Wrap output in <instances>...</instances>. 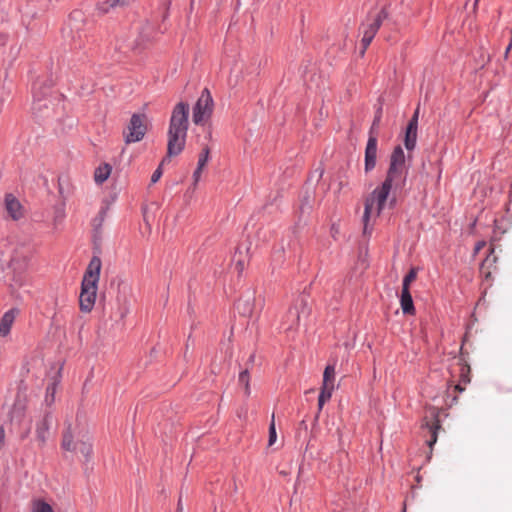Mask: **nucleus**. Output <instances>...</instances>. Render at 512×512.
<instances>
[{"instance_id":"obj_1","label":"nucleus","mask_w":512,"mask_h":512,"mask_svg":"<svg viewBox=\"0 0 512 512\" xmlns=\"http://www.w3.org/2000/svg\"><path fill=\"white\" fill-rule=\"evenodd\" d=\"M405 155L400 146L394 148L390 166L384 182L376 187L364 200L363 234L370 235L376 220L385 208L392 188H399L405 182Z\"/></svg>"},{"instance_id":"obj_2","label":"nucleus","mask_w":512,"mask_h":512,"mask_svg":"<svg viewBox=\"0 0 512 512\" xmlns=\"http://www.w3.org/2000/svg\"><path fill=\"white\" fill-rule=\"evenodd\" d=\"M189 104L179 102L172 110L167 132V157H175L185 148L189 126Z\"/></svg>"},{"instance_id":"obj_3","label":"nucleus","mask_w":512,"mask_h":512,"mask_svg":"<svg viewBox=\"0 0 512 512\" xmlns=\"http://www.w3.org/2000/svg\"><path fill=\"white\" fill-rule=\"evenodd\" d=\"M72 423L66 422L62 435L61 447L65 451L74 453L84 463H89L93 457V439L87 431H76Z\"/></svg>"},{"instance_id":"obj_4","label":"nucleus","mask_w":512,"mask_h":512,"mask_svg":"<svg viewBox=\"0 0 512 512\" xmlns=\"http://www.w3.org/2000/svg\"><path fill=\"white\" fill-rule=\"evenodd\" d=\"M101 260L98 256L92 257L82 280L81 293L79 297L80 310L84 313L92 311L99 282Z\"/></svg>"},{"instance_id":"obj_5","label":"nucleus","mask_w":512,"mask_h":512,"mask_svg":"<svg viewBox=\"0 0 512 512\" xmlns=\"http://www.w3.org/2000/svg\"><path fill=\"white\" fill-rule=\"evenodd\" d=\"M149 130V119L145 113H134L123 130V140L126 145L140 142Z\"/></svg>"},{"instance_id":"obj_6","label":"nucleus","mask_w":512,"mask_h":512,"mask_svg":"<svg viewBox=\"0 0 512 512\" xmlns=\"http://www.w3.org/2000/svg\"><path fill=\"white\" fill-rule=\"evenodd\" d=\"M387 18V12L385 9H382L374 16H369L367 21L362 24L363 28V37L361 40L362 49L360 51L361 56H363L378 32L379 28L382 25L384 19Z\"/></svg>"},{"instance_id":"obj_7","label":"nucleus","mask_w":512,"mask_h":512,"mask_svg":"<svg viewBox=\"0 0 512 512\" xmlns=\"http://www.w3.org/2000/svg\"><path fill=\"white\" fill-rule=\"evenodd\" d=\"M3 210V217L7 221L20 222L26 218V208L12 193L5 194L3 199Z\"/></svg>"},{"instance_id":"obj_8","label":"nucleus","mask_w":512,"mask_h":512,"mask_svg":"<svg viewBox=\"0 0 512 512\" xmlns=\"http://www.w3.org/2000/svg\"><path fill=\"white\" fill-rule=\"evenodd\" d=\"M213 108L214 102L211 93L205 88L193 108V122L198 125L205 119H209L213 113Z\"/></svg>"},{"instance_id":"obj_9","label":"nucleus","mask_w":512,"mask_h":512,"mask_svg":"<svg viewBox=\"0 0 512 512\" xmlns=\"http://www.w3.org/2000/svg\"><path fill=\"white\" fill-rule=\"evenodd\" d=\"M28 396L24 390L19 389L14 403L8 413V419L11 424L20 425L24 420L28 408Z\"/></svg>"},{"instance_id":"obj_10","label":"nucleus","mask_w":512,"mask_h":512,"mask_svg":"<svg viewBox=\"0 0 512 512\" xmlns=\"http://www.w3.org/2000/svg\"><path fill=\"white\" fill-rule=\"evenodd\" d=\"M335 367L333 365L326 366L323 374V385L318 398V405L321 408L328 401L334 390Z\"/></svg>"},{"instance_id":"obj_11","label":"nucleus","mask_w":512,"mask_h":512,"mask_svg":"<svg viewBox=\"0 0 512 512\" xmlns=\"http://www.w3.org/2000/svg\"><path fill=\"white\" fill-rule=\"evenodd\" d=\"M53 419L51 410H45L42 418L36 423V440L40 447H43L48 439L50 424Z\"/></svg>"},{"instance_id":"obj_12","label":"nucleus","mask_w":512,"mask_h":512,"mask_svg":"<svg viewBox=\"0 0 512 512\" xmlns=\"http://www.w3.org/2000/svg\"><path fill=\"white\" fill-rule=\"evenodd\" d=\"M29 283L24 275L21 273L13 274L11 282L9 283V290L12 297L15 299H23L25 295L29 294Z\"/></svg>"},{"instance_id":"obj_13","label":"nucleus","mask_w":512,"mask_h":512,"mask_svg":"<svg viewBox=\"0 0 512 512\" xmlns=\"http://www.w3.org/2000/svg\"><path fill=\"white\" fill-rule=\"evenodd\" d=\"M377 158V137L370 135L365 149V172H370L376 166Z\"/></svg>"},{"instance_id":"obj_14","label":"nucleus","mask_w":512,"mask_h":512,"mask_svg":"<svg viewBox=\"0 0 512 512\" xmlns=\"http://www.w3.org/2000/svg\"><path fill=\"white\" fill-rule=\"evenodd\" d=\"M19 314L18 308H11L4 313L0 319V337L5 338L10 334L13 323Z\"/></svg>"},{"instance_id":"obj_15","label":"nucleus","mask_w":512,"mask_h":512,"mask_svg":"<svg viewBox=\"0 0 512 512\" xmlns=\"http://www.w3.org/2000/svg\"><path fill=\"white\" fill-rule=\"evenodd\" d=\"M210 152V147L208 145H205L199 154L197 167L193 173L194 189L197 188L198 182L200 181L201 178L202 171L204 170L206 164L208 163Z\"/></svg>"},{"instance_id":"obj_16","label":"nucleus","mask_w":512,"mask_h":512,"mask_svg":"<svg viewBox=\"0 0 512 512\" xmlns=\"http://www.w3.org/2000/svg\"><path fill=\"white\" fill-rule=\"evenodd\" d=\"M425 425L428 428L430 435L429 439L426 440V443L429 447H432L437 442L438 430L441 428L438 414L435 411L431 413V421H427Z\"/></svg>"},{"instance_id":"obj_17","label":"nucleus","mask_w":512,"mask_h":512,"mask_svg":"<svg viewBox=\"0 0 512 512\" xmlns=\"http://www.w3.org/2000/svg\"><path fill=\"white\" fill-rule=\"evenodd\" d=\"M400 303H401V309L404 314H409V315L415 314V307H414L412 296L410 294L409 289H402Z\"/></svg>"},{"instance_id":"obj_18","label":"nucleus","mask_w":512,"mask_h":512,"mask_svg":"<svg viewBox=\"0 0 512 512\" xmlns=\"http://www.w3.org/2000/svg\"><path fill=\"white\" fill-rule=\"evenodd\" d=\"M417 129L418 127L407 125L405 131L404 145L407 150H413L416 146L417 141Z\"/></svg>"},{"instance_id":"obj_19","label":"nucleus","mask_w":512,"mask_h":512,"mask_svg":"<svg viewBox=\"0 0 512 512\" xmlns=\"http://www.w3.org/2000/svg\"><path fill=\"white\" fill-rule=\"evenodd\" d=\"M58 383H59V380L57 378H54L53 381L50 384H48V386L46 387L44 402H45V405L47 406V408H51V406L55 402V394H56ZM47 410H50V409H47Z\"/></svg>"},{"instance_id":"obj_20","label":"nucleus","mask_w":512,"mask_h":512,"mask_svg":"<svg viewBox=\"0 0 512 512\" xmlns=\"http://www.w3.org/2000/svg\"><path fill=\"white\" fill-rule=\"evenodd\" d=\"M112 171V167L108 163H104L103 165H100L94 173V180L98 184H102L105 182L108 177L110 176Z\"/></svg>"},{"instance_id":"obj_21","label":"nucleus","mask_w":512,"mask_h":512,"mask_svg":"<svg viewBox=\"0 0 512 512\" xmlns=\"http://www.w3.org/2000/svg\"><path fill=\"white\" fill-rule=\"evenodd\" d=\"M247 265V256L241 251L235 253L233 259V269L238 276H241Z\"/></svg>"},{"instance_id":"obj_22","label":"nucleus","mask_w":512,"mask_h":512,"mask_svg":"<svg viewBox=\"0 0 512 512\" xmlns=\"http://www.w3.org/2000/svg\"><path fill=\"white\" fill-rule=\"evenodd\" d=\"M129 0H105L102 3H99L97 9L102 13H108L110 9L116 7H123L127 5Z\"/></svg>"},{"instance_id":"obj_23","label":"nucleus","mask_w":512,"mask_h":512,"mask_svg":"<svg viewBox=\"0 0 512 512\" xmlns=\"http://www.w3.org/2000/svg\"><path fill=\"white\" fill-rule=\"evenodd\" d=\"M236 308L242 316L250 317L253 311V303L250 299H239Z\"/></svg>"},{"instance_id":"obj_24","label":"nucleus","mask_w":512,"mask_h":512,"mask_svg":"<svg viewBox=\"0 0 512 512\" xmlns=\"http://www.w3.org/2000/svg\"><path fill=\"white\" fill-rule=\"evenodd\" d=\"M31 512H54L52 506L43 499H35L31 503Z\"/></svg>"},{"instance_id":"obj_25","label":"nucleus","mask_w":512,"mask_h":512,"mask_svg":"<svg viewBox=\"0 0 512 512\" xmlns=\"http://www.w3.org/2000/svg\"><path fill=\"white\" fill-rule=\"evenodd\" d=\"M493 252H494V249L491 248L490 255H488L486 257V259L483 261V263L481 264L480 270H481V273L485 275V279H488L491 276V272L490 271L485 272V268L490 267L496 261V257L492 256Z\"/></svg>"},{"instance_id":"obj_26","label":"nucleus","mask_w":512,"mask_h":512,"mask_svg":"<svg viewBox=\"0 0 512 512\" xmlns=\"http://www.w3.org/2000/svg\"><path fill=\"white\" fill-rule=\"evenodd\" d=\"M239 383L243 385L244 392H245L246 396H250L251 388H250L249 372L247 369L240 373Z\"/></svg>"},{"instance_id":"obj_27","label":"nucleus","mask_w":512,"mask_h":512,"mask_svg":"<svg viewBox=\"0 0 512 512\" xmlns=\"http://www.w3.org/2000/svg\"><path fill=\"white\" fill-rule=\"evenodd\" d=\"M277 440V432H276V426H275V417L274 414L272 415V420L269 426V438H268V444L267 448H271Z\"/></svg>"},{"instance_id":"obj_28","label":"nucleus","mask_w":512,"mask_h":512,"mask_svg":"<svg viewBox=\"0 0 512 512\" xmlns=\"http://www.w3.org/2000/svg\"><path fill=\"white\" fill-rule=\"evenodd\" d=\"M417 268H411L403 279L402 289H410V285L417 278Z\"/></svg>"},{"instance_id":"obj_29","label":"nucleus","mask_w":512,"mask_h":512,"mask_svg":"<svg viewBox=\"0 0 512 512\" xmlns=\"http://www.w3.org/2000/svg\"><path fill=\"white\" fill-rule=\"evenodd\" d=\"M381 117H382V107H379L376 114H375V117H374V120H373V123H372V126L370 128V131H369V136L370 135H376V129L377 127L379 126L380 124V121H381Z\"/></svg>"},{"instance_id":"obj_30","label":"nucleus","mask_w":512,"mask_h":512,"mask_svg":"<svg viewBox=\"0 0 512 512\" xmlns=\"http://www.w3.org/2000/svg\"><path fill=\"white\" fill-rule=\"evenodd\" d=\"M11 257L4 252H0V273L4 272L6 268L11 265Z\"/></svg>"},{"instance_id":"obj_31","label":"nucleus","mask_w":512,"mask_h":512,"mask_svg":"<svg viewBox=\"0 0 512 512\" xmlns=\"http://www.w3.org/2000/svg\"><path fill=\"white\" fill-rule=\"evenodd\" d=\"M170 157H167V155L165 156V158L161 161L160 165L158 166V168L153 172L152 176H151V183H156L161 175H162V166L163 164L169 159Z\"/></svg>"},{"instance_id":"obj_32","label":"nucleus","mask_w":512,"mask_h":512,"mask_svg":"<svg viewBox=\"0 0 512 512\" xmlns=\"http://www.w3.org/2000/svg\"><path fill=\"white\" fill-rule=\"evenodd\" d=\"M107 211H108V207H104L100 210L98 216L94 220L96 228H99L102 226L103 222L105 221Z\"/></svg>"},{"instance_id":"obj_33","label":"nucleus","mask_w":512,"mask_h":512,"mask_svg":"<svg viewBox=\"0 0 512 512\" xmlns=\"http://www.w3.org/2000/svg\"><path fill=\"white\" fill-rule=\"evenodd\" d=\"M418 118H419V107L416 108L413 116L409 120L408 125L418 127Z\"/></svg>"},{"instance_id":"obj_34","label":"nucleus","mask_w":512,"mask_h":512,"mask_svg":"<svg viewBox=\"0 0 512 512\" xmlns=\"http://www.w3.org/2000/svg\"><path fill=\"white\" fill-rule=\"evenodd\" d=\"M63 219H64V211L62 209H58L55 212L54 224L57 225V224L61 223Z\"/></svg>"},{"instance_id":"obj_35","label":"nucleus","mask_w":512,"mask_h":512,"mask_svg":"<svg viewBox=\"0 0 512 512\" xmlns=\"http://www.w3.org/2000/svg\"><path fill=\"white\" fill-rule=\"evenodd\" d=\"M32 110H33L34 114H37L38 112H40V110H41V105H40V103L35 101V102L33 103Z\"/></svg>"},{"instance_id":"obj_36","label":"nucleus","mask_w":512,"mask_h":512,"mask_svg":"<svg viewBox=\"0 0 512 512\" xmlns=\"http://www.w3.org/2000/svg\"><path fill=\"white\" fill-rule=\"evenodd\" d=\"M485 245L486 243L484 241L478 242L475 246V252H479Z\"/></svg>"},{"instance_id":"obj_37","label":"nucleus","mask_w":512,"mask_h":512,"mask_svg":"<svg viewBox=\"0 0 512 512\" xmlns=\"http://www.w3.org/2000/svg\"><path fill=\"white\" fill-rule=\"evenodd\" d=\"M196 188L194 189V183L192 184V187L189 188L186 192V196L188 195L190 198L192 197L193 193L195 192Z\"/></svg>"},{"instance_id":"obj_38","label":"nucleus","mask_w":512,"mask_h":512,"mask_svg":"<svg viewBox=\"0 0 512 512\" xmlns=\"http://www.w3.org/2000/svg\"><path fill=\"white\" fill-rule=\"evenodd\" d=\"M511 47H512V42L509 43L508 47L505 50V54H504L505 58L508 57V54H509V52L511 50Z\"/></svg>"},{"instance_id":"obj_39","label":"nucleus","mask_w":512,"mask_h":512,"mask_svg":"<svg viewBox=\"0 0 512 512\" xmlns=\"http://www.w3.org/2000/svg\"><path fill=\"white\" fill-rule=\"evenodd\" d=\"M177 512H183V506H182L181 499H179V501H178Z\"/></svg>"},{"instance_id":"obj_40","label":"nucleus","mask_w":512,"mask_h":512,"mask_svg":"<svg viewBox=\"0 0 512 512\" xmlns=\"http://www.w3.org/2000/svg\"><path fill=\"white\" fill-rule=\"evenodd\" d=\"M277 470L279 472V474L285 476L286 475V471L284 469H280L279 467H277Z\"/></svg>"},{"instance_id":"obj_41","label":"nucleus","mask_w":512,"mask_h":512,"mask_svg":"<svg viewBox=\"0 0 512 512\" xmlns=\"http://www.w3.org/2000/svg\"><path fill=\"white\" fill-rule=\"evenodd\" d=\"M455 389L459 392H462L464 390V388H462L460 385H456Z\"/></svg>"},{"instance_id":"obj_42","label":"nucleus","mask_w":512,"mask_h":512,"mask_svg":"<svg viewBox=\"0 0 512 512\" xmlns=\"http://www.w3.org/2000/svg\"><path fill=\"white\" fill-rule=\"evenodd\" d=\"M394 202H395V199H394V198H393V199H391V200H390V203H389V204H390V206H393V205H394Z\"/></svg>"},{"instance_id":"obj_43","label":"nucleus","mask_w":512,"mask_h":512,"mask_svg":"<svg viewBox=\"0 0 512 512\" xmlns=\"http://www.w3.org/2000/svg\"><path fill=\"white\" fill-rule=\"evenodd\" d=\"M280 252L282 254L281 257H284V248H281Z\"/></svg>"},{"instance_id":"obj_44","label":"nucleus","mask_w":512,"mask_h":512,"mask_svg":"<svg viewBox=\"0 0 512 512\" xmlns=\"http://www.w3.org/2000/svg\"><path fill=\"white\" fill-rule=\"evenodd\" d=\"M28 435V431L25 432L24 435H22V438L26 437Z\"/></svg>"}]
</instances>
